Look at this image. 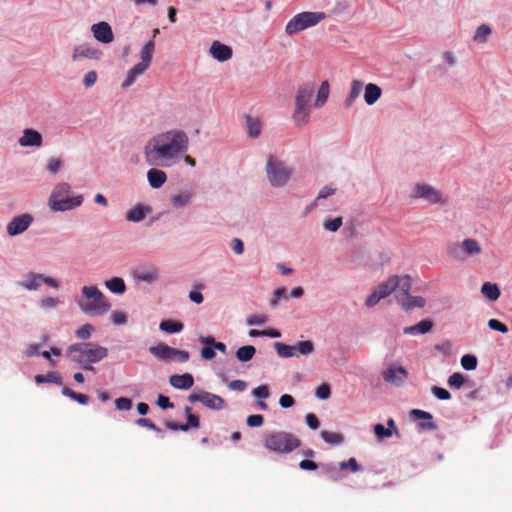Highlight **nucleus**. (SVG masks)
I'll return each instance as SVG.
<instances>
[{"instance_id":"obj_9","label":"nucleus","mask_w":512,"mask_h":512,"mask_svg":"<svg viewBox=\"0 0 512 512\" xmlns=\"http://www.w3.org/2000/svg\"><path fill=\"white\" fill-rule=\"evenodd\" d=\"M102 57V50L90 43H80L75 45L71 53V60L73 62H79L82 60L99 61Z\"/></svg>"},{"instance_id":"obj_12","label":"nucleus","mask_w":512,"mask_h":512,"mask_svg":"<svg viewBox=\"0 0 512 512\" xmlns=\"http://www.w3.org/2000/svg\"><path fill=\"white\" fill-rule=\"evenodd\" d=\"M91 32L96 41L110 44L114 40V34L109 23L101 21L91 26Z\"/></svg>"},{"instance_id":"obj_28","label":"nucleus","mask_w":512,"mask_h":512,"mask_svg":"<svg viewBox=\"0 0 512 512\" xmlns=\"http://www.w3.org/2000/svg\"><path fill=\"white\" fill-rule=\"evenodd\" d=\"M35 382L37 384H43V383H54L57 385H62V377L59 372L57 371H49L47 374H37L35 376Z\"/></svg>"},{"instance_id":"obj_11","label":"nucleus","mask_w":512,"mask_h":512,"mask_svg":"<svg viewBox=\"0 0 512 512\" xmlns=\"http://www.w3.org/2000/svg\"><path fill=\"white\" fill-rule=\"evenodd\" d=\"M188 400L191 403L200 402L212 410H222L225 407V400L222 397L206 391L191 393Z\"/></svg>"},{"instance_id":"obj_58","label":"nucleus","mask_w":512,"mask_h":512,"mask_svg":"<svg viewBox=\"0 0 512 512\" xmlns=\"http://www.w3.org/2000/svg\"><path fill=\"white\" fill-rule=\"evenodd\" d=\"M431 391L440 400H449L451 398L450 392L444 388L433 386Z\"/></svg>"},{"instance_id":"obj_23","label":"nucleus","mask_w":512,"mask_h":512,"mask_svg":"<svg viewBox=\"0 0 512 512\" xmlns=\"http://www.w3.org/2000/svg\"><path fill=\"white\" fill-rule=\"evenodd\" d=\"M433 327V322L429 319L421 320L419 323L405 327L403 329L404 334L416 335V334H426Z\"/></svg>"},{"instance_id":"obj_40","label":"nucleus","mask_w":512,"mask_h":512,"mask_svg":"<svg viewBox=\"0 0 512 512\" xmlns=\"http://www.w3.org/2000/svg\"><path fill=\"white\" fill-rule=\"evenodd\" d=\"M185 413L187 415V423L183 424L181 431H188L190 428H198L200 425L199 417L192 414V409L189 406L185 407Z\"/></svg>"},{"instance_id":"obj_42","label":"nucleus","mask_w":512,"mask_h":512,"mask_svg":"<svg viewBox=\"0 0 512 512\" xmlns=\"http://www.w3.org/2000/svg\"><path fill=\"white\" fill-rule=\"evenodd\" d=\"M321 437L325 442L334 445L340 444L343 441V436L336 432L322 431Z\"/></svg>"},{"instance_id":"obj_38","label":"nucleus","mask_w":512,"mask_h":512,"mask_svg":"<svg viewBox=\"0 0 512 512\" xmlns=\"http://www.w3.org/2000/svg\"><path fill=\"white\" fill-rule=\"evenodd\" d=\"M160 329L166 333L173 334L178 333L183 329V324L179 321L174 320H163L160 323Z\"/></svg>"},{"instance_id":"obj_18","label":"nucleus","mask_w":512,"mask_h":512,"mask_svg":"<svg viewBox=\"0 0 512 512\" xmlns=\"http://www.w3.org/2000/svg\"><path fill=\"white\" fill-rule=\"evenodd\" d=\"M169 383L176 389L187 390L194 385V377L190 373L174 374L170 376Z\"/></svg>"},{"instance_id":"obj_62","label":"nucleus","mask_w":512,"mask_h":512,"mask_svg":"<svg viewBox=\"0 0 512 512\" xmlns=\"http://www.w3.org/2000/svg\"><path fill=\"white\" fill-rule=\"evenodd\" d=\"M253 395L259 398H268L269 397V388L267 385H260L253 390Z\"/></svg>"},{"instance_id":"obj_6","label":"nucleus","mask_w":512,"mask_h":512,"mask_svg":"<svg viewBox=\"0 0 512 512\" xmlns=\"http://www.w3.org/2000/svg\"><path fill=\"white\" fill-rule=\"evenodd\" d=\"M264 446L270 451L287 454L299 448L301 440L288 432H272L264 436Z\"/></svg>"},{"instance_id":"obj_57","label":"nucleus","mask_w":512,"mask_h":512,"mask_svg":"<svg viewBox=\"0 0 512 512\" xmlns=\"http://www.w3.org/2000/svg\"><path fill=\"white\" fill-rule=\"evenodd\" d=\"M246 422L249 427H260L264 422V417L261 414H253L247 417Z\"/></svg>"},{"instance_id":"obj_13","label":"nucleus","mask_w":512,"mask_h":512,"mask_svg":"<svg viewBox=\"0 0 512 512\" xmlns=\"http://www.w3.org/2000/svg\"><path fill=\"white\" fill-rule=\"evenodd\" d=\"M32 222L33 217L28 213L14 217L7 225V233L10 236L21 234L29 228Z\"/></svg>"},{"instance_id":"obj_51","label":"nucleus","mask_w":512,"mask_h":512,"mask_svg":"<svg viewBox=\"0 0 512 512\" xmlns=\"http://www.w3.org/2000/svg\"><path fill=\"white\" fill-rule=\"evenodd\" d=\"M62 167V160L60 158H50L47 162L46 169L51 174H56Z\"/></svg>"},{"instance_id":"obj_31","label":"nucleus","mask_w":512,"mask_h":512,"mask_svg":"<svg viewBox=\"0 0 512 512\" xmlns=\"http://www.w3.org/2000/svg\"><path fill=\"white\" fill-rule=\"evenodd\" d=\"M397 289V280L391 276L387 281L378 285L375 289L382 299L389 296L393 291Z\"/></svg>"},{"instance_id":"obj_36","label":"nucleus","mask_w":512,"mask_h":512,"mask_svg":"<svg viewBox=\"0 0 512 512\" xmlns=\"http://www.w3.org/2000/svg\"><path fill=\"white\" fill-rule=\"evenodd\" d=\"M481 292L490 300L495 301L500 296V289L497 284L485 282L481 287Z\"/></svg>"},{"instance_id":"obj_21","label":"nucleus","mask_w":512,"mask_h":512,"mask_svg":"<svg viewBox=\"0 0 512 512\" xmlns=\"http://www.w3.org/2000/svg\"><path fill=\"white\" fill-rule=\"evenodd\" d=\"M158 168L159 167H152L147 172L148 182H149L151 188H153V189H159L167 180L166 173L163 170L158 169Z\"/></svg>"},{"instance_id":"obj_63","label":"nucleus","mask_w":512,"mask_h":512,"mask_svg":"<svg viewBox=\"0 0 512 512\" xmlns=\"http://www.w3.org/2000/svg\"><path fill=\"white\" fill-rule=\"evenodd\" d=\"M382 299V297L379 296V293L374 290L367 298H366V301H365V304L367 307H373L375 306L380 300Z\"/></svg>"},{"instance_id":"obj_46","label":"nucleus","mask_w":512,"mask_h":512,"mask_svg":"<svg viewBox=\"0 0 512 512\" xmlns=\"http://www.w3.org/2000/svg\"><path fill=\"white\" fill-rule=\"evenodd\" d=\"M297 352L302 355H309L314 351V344L310 340L300 341L296 345Z\"/></svg>"},{"instance_id":"obj_26","label":"nucleus","mask_w":512,"mask_h":512,"mask_svg":"<svg viewBox=\"0 0 512 512\" xmlns=\"http://www.w3.org/2000/svg\"><path fill=\"white\" fill-rule=\"evenodd\" d=\"M363 87H364V85H363L362 81H360L358 79L352 80L350 92L345 99L346 107H350L354 103V101L360 96V94L362 93Z\"/></svg>"},{"instance_id":"obj_30","label":"nucleus","mask_w":512,"mask_h":512,"mask_svg":"<svg viewBox=\"0 0 512 512\" xmlns=\"http://www.w3.org/2000/svg\"><path fill=\"white\" fill-rule=\"evenodd\" d=\"M393 278L397 280V289L396 296H403V294H409V291L412 286L411 277L409 275H404L402 277L394 275Z\"/></svg>"},{"instance_id":"obj_55","label":"nucleus","mask_w":512,"mask_h":512,"mask_svg":"<svg viewBox=\"0 0 512 512\" xmlns=\"http://www.w3.org/2000/svg\"><path fill=\"white\" fill-rule=\"evenodd\" d=\"M488 327L492 330L501 332V333H507L508 327L506 324L502 323L501 321L497 319H490L488 321Z\"/></svg>"},{"instance_id":"obj_22","label":"nucleus","mask_w":512,"mask_h":512,"mask_svg":"<svg viewBox=\"0 0 512 512\" xmlns=\"http://www.w3.org/2000/svg\"><path fill=\"white\" fill-rule=\"evenodd\" d=\"M382 95V89L373 83H369L365 86L364 90V100L365 103L369 106L375 104Z\"/></svg>"},{"instance_id":"obj_53","label":"nucleus","mask_w":512,"mask_h":512,"mask_svg":"<svg viewBox=\"0 0 512 512\" xmlns=\"http://www.w3.org/2000/svg\"><path fill=\"white\" fill-rule=\"evenodd\" d=\"M315 395L319 399H328L331 395L330 386L326 383L321 384L316 388Z\"/></svg>"},{"instance_id":"obj_39","label":"nucleus","mask_w":512,"mask_h":512,"mask_svg":"<svg viewBox=\"0 0 512 512\" xmlns=\"http://www.w3.org/2000/svg\"><path fill=\"white\" fill-rule=\"evenodd\" d=\"M40 278L41 274L30 273L26 279L19 284L28 290H36L41 284Z\"/></svg>"},{"instance_id":"obj_59","label":"nucleus","mask_w":512,"mask_h":512,"mask_svg":"<svg viewBox=\"0 0 512 512\" xmlns=\"http://www.w3.org/2000/svg\"><path fill=\"white\" fill-rule=\"evenodd\" d=\"M339 467L341 470L351 469L353 472H357L360 469L355 458H350L348 461L341 462Z\"/></svg>"},{"instance_id":"obj_44","label":"nucleus","mask_w":512,"mask_h":512,"mask_svg":"<svg viewBox=\"0 0 512 512\" xmlns=\"http://www.w3.org/2000/svg\"><path fill=\"white\" fill-rule=\"evenodd\" d=\"M190 199L191 194H175L171 199V203L175 208H181L189 204Z\"/></svg>"},{"instance_id":"obj_16","label":"nucleus","mask_w":512,"mask_h":512,"mask_svg":"<svg viewBox=\"0 0 512 512\" xmlns=\"http://www.w3.org/2000/svg\"><path fill=\"white\" fill-rule=\"evenodd\" d=\"M209 52L211 56L219 62L228 61L231 59L233 54L232 49L229 46L222 44L219 41H214L211 44Z\"/></svg>"},{"instance_id":"obj_35","label":"nucleus","mask_w":512,"mask_h":512,"mask_svg":"<svg viewBox=\"0 0 512 512\" xmlns=\"http://www.w3.org/2000/svg\"><path fill=\"white\" fill-rule=\"evenodd\" d=\"M105 286L113 293L123 294L126 290L125 282L122 278L114 277L105 282Z\"/></svg>"},{"instance_id":"obj_8","label":"nucleus","mask_w":512,"mask_h":512,"mask_svg":"<svg viewBox=\"0 0 512 512\" xmlns=\"http://www.w3.org/2000/svg\"><path fill=\"white\" fill-rule=\"evenodd\" d=\"M149 352L157 359L164 362L174 361L177 363H185L190 358L188 351L172 348L165 343H159L156 346H151L149 348Z\"/></svg>"},{"instance_id":"obj_52","label":"nucleus","mask_w":512,"mask_h":512,"mask_svg":"<svg viewBox=\"0 0 512 512\" xmlns=\"http://www.w3.org/2000/svg\"><path fill=\"white\" fill-rule=\"evenodd\" d=\"M374 433L379 439L391 437L393 431L390 428H385L382 424L374 426Z\"/></svg>"},{"instance_id":"obj_56","label":"nucleus","mask_w":512,"mask_h":512,"mask_svg":"<svg viewBox=\"0 0 512 512\" xmlns=\"http://www.w3.org/2000/svg\"><path fill=\"white\" fill-rule=\"evenodd\" d=\"M135 423L140 427H146L158 433L161 432L160 428L157 427L156 424L148 418H139L135 421Z\"/></svg>"},{"instance_id":"obj_15","label":"nucleus","mask_w":512,"mask_h":512,"mask_svg":"<svg viewBox=\"0 0 512 512\" xmlns=\"http://www.w3.org/2000/svg\"><path fill=\"white\" fill-rule=\"evenodd\" d=\"M383 379L394 385V386H401L405 379L408 376L407 370L400 366V367H389L387 370H385L382 374Z\"/></svg>"},{"instance_id":"obj_2","label":"nucleus","mask_w":512,"mask_h":512,"mask_svg":"<svg viewBox=\"0 0 512 512\" xmlns=\"http://www.w3.org/2000/svg\"><path fill=\"white\" fill-rule=\"evenodd\" d=\"M66 354L84 370L93 371V365L108 356V349L94 342H82L70 345Z\"/></svg>"},{"instance_id":"obj_60","label":"nucleus","mask_w":512,"mask_h":512,"mask_svg":"<svg viewBox=\"0 0 512 512\" xmlns=\"http://www.w3.org/2000/svg\"><path fill=\"white\" fill-rule=\"evenodd\" d=\"M287 297V291L284 287H280V288H277L275 291H274V299L271 301V306L272 307H276L277 304H278V301L282 298H286Z\"/></svg>"},{"instance_id":"obj_41","label":"nucleus","mask_w":512,"mask_h":512,"mask_svg":"<svg viewBox=\"0 0 512 512\" xmlns=\"http://www.w3.org/2000/svg\"><path fill=\"white\" fill-rule=\"evenodd\" d=\"M448 253L451 257L458 260L465 259V253L462 243H451L448 245Z\"/></svg>"},{"instance_id":"obj_48","label":"nucleus","mask_w":512,"mask_h":512,"mask_svg":"<svg viewBox=\"0 0 512 512\" xmlns=\"http://www.w3.org/2000/svg\"><path fill=\"white\" fill-rule=\"evenodd\" d=\"M98 80V74L94 70L87 71L83 76V85L85 88H91L96 84Z\"/></svg>"},{"instance_id":"obj_25","label":"nucleus","mask_w":512,"mask_h":512,"mask_svg":"<svg viewBox=\"0 0 512 512\" xmlns=\"http://www.w3.org/2000/svg\"><path fill=\"white\" fill-rule=\"evenodd\" d=\"M329 94H330V85H329L328 81H323L317 90V95H316L315 102L313 103V106L315 108H321L322 106H324L329 98Z\"/></svg>"},{"instance_id":"obj_14","label":"nucleus","mask_w":512,"mask_h":512,"mask_svg":"<svg viewBox=\"0 0 512 512\" xmlns=\"http://www.w3.org/2000/svg\"><path fill=\"white\" fill-rule=\"evenodd\" d=\"M18 143L21 147L39 148L43 145V136L35 129L26 128L19 137Z\"/></svg>"},{"instance_id":"obj_24","label":"nucleus","mask_w":512,"mask_h":512,"mask_svg":"<svg viewBox=\"0 0 512 512\" xmlns=\"http://www.w3.org/2000/svg\"><path fill=\"white\" fill-rule=\"evenodd\" d=\"M154 51L155 43L153 40H150L147 43H145L140 51L141 61L139 63L149 68L152 62Z\"/></svg>"},{"instance_id":"obj_3","label":"nucleus","mask_w":512,"mask_h":512,"mask_svg":"<svg viewBox=\"0 0 512 512\" xmlns=\"http://www.w3.org/2000/svg\"><path fill=\"white\" fill-rule=\"evenodd\" d=\"M315 93V84L307 82L300 85L295 95V106L292 119L297 127H303L310 122L313 104L311 100Z\"/></svg>"},{"instance_id":"obj_7","label":"nucleus","mask_w":512,"mask_h":512,"mask_svg":"<svg viewBox=\"0 0 512 512\" xmlns=\"http://www.w3.org/2000/svg\"><path fill=\"white\" fill-rule=\"evenodd\" d=\"M326 18L324 12L305 11L294 15L285 26L287 36L296 35L308 28L314 27Z\"/></svg>"},{"instance_id":"obj_61","label":"nucleus","mask_w":512,"mask_h":512,"mask_svg":"<svg viewBox=\"0 0 512 512\" xmlns=\"http://www.w3.org/2000/svg\"><path fill=\"white\" fill-rule=\"evenodd\" d=\"M157 405L160 408H162V409H169V408H173L174 407V405L170 401L169 397H167V396H165L163 394H159L158 395Z\"/></svg>"},{"instance_id":"obj_54","label":"nucleus","mask_w":512,"mask_h":512,"mask_svg":"<svg viewBox=\"0 0 512 512\" xmlns=\"http://www.w3.org/2000/svg\"><path fill=\"white\" fill-rule=\"evenodd\" d=\"M115 405L118 410L127 411L131 409L132 401L127 397H119L115 400Z\"/></svg>"},{"instance_id":"obj_34","label":"nucleus","mask_w":512,"mask_h":512,"mask_svg":"<svg viewBox=\"0 0 512 512\" xmlns=\"http://www.w3.org/2000/svg\"><path fill=\"white\" fill-rule=\"evenodd\" d=\"M247 132L251 138H257L262 131V123L259 119L247 117Z\"/></svg>"},{"instance_id":"obj_49","label":"nucleus","mask_w":512,"mask_h":512,"mask_svg":"<svg viewBox=\"0 0 512 512\" xmlns=\"http://www.w3.org/2000/svg\"><path fill=\"white\" fill-rule=\"evenodd\" d=\"M465 382V378L464 376L461 374V373H453L449 378H448V385L451 387V388H456V389H459Z\"/></svg>"},{"instance_id":"obj_1","label":"nucleus","mask_w":512,"mask_h":512,"mask_svg":"<svg viewBox=\"0 0 512 512\" xmlns=\"http://www.w3.org/2000/svg\"><path fill=\"white\" fill-rule=\"evenodd\" d=\"M189 147L188 133L181 128H171L151 136L143 147V155L151 167L170 168L182 160Z\"/></svg>"},{"instance_id":"obj_4","label":"nucleus","mask_w":512,"mask_h":512,"mask_svg":"<svg viewBox=\"0 0 512 512\" xmlns=\"http://www.w3.org/2000/svg\"><path fill=\"white\" fill-rule=\"evenodd\" d=\"M77 304L84 313L92 316L104 315L111 308L105 295L93 285L82 287Z\"/></svg>"},{"instance_id":"obj_5","label":"nucleus","mask_w":512,"mask_h":512,"mask_svg":"<svg viewBox=\"0 0 512 512\" xmlns=\"http://www.w3.org/2000/svg\"><path fill=\"white\" fill-rule=\"evenodd\" d=\"M265 173L275 188L286 185L292 177V168L278 156L269 154L266 158Z\"/></svg>"},{"instance_id":"obj_43","label":"nucleus","mask_w":512,"mask_h":512,"mask_svg":"<svg viewBox=\"0 0 512 512\" xmlns=\"http://www.w3.org/2000/svg\"><path fill=\"white\" fill-rule=\"evenodd\" d=\"M416 197L422 198L430 204H443L447 201L443 194H417Z\"/></svg>"},{"instance_id":"obj_64","label":"nucleus","mask_w":512,"mask_h":512,"mask_svg":"<svg viewBox=\"0 0 512 512\" xmlns=\"http://www.w3.org/2000/svg\"><path fill=\"white\" fill-rule=\"evenodd\" d=\"M306 423L313 430L318 429L320 425L317 416L313 413H308L306 415Z\"/></svg>"},{"instance_id":"obj_32","label":"nucleus","mask_w":512,"mask_h":512,"mask_svg":"<svg viewBox=\"0 0 512 512\" xmlns=\"http://www.w3.org/2000/svg\"><path fill=\"white\" fill-rule=\"evenodd\" d=\"M463 248L465 258L478 255L482 252V248L476 239L467 238L463 240Z\"/></svg>"},{"instance_id":"obj_33","label":"nucleus","mask_w":512,"mask_h":512,"mask_svg":"<svg viewBox=\"0 0 512 512\" xmlns=\"http://www.w3.org/2000/svg\"><path fill=\"white\" fill-rule=\"evenodd\" d=\"M274 347L277 354L282 358L293 357L297 355V347L295 345H287L282 342H275Z\"/></svg>"},{"instance_id":"obj_45","label":"nucleus","mask_w":512,"mask_h":512,"mask_svg":"<svg viewBox=\"0 0 512 512\" xmlns=\"http://www.w3.org/2000/svg\"><path fill=\"white\" fill-rule=\"evenodd\" d=\"M93 330H94L93 325L84 324L76 330L75 335L77 338H79L81 340H87L91 337V333Z\"/></svg>"},{"instance_id":"obj_10","label":"nucleus","mask_w":512,"mask_h":512,"mask_svg":"<svg viewBox=\"0 0 512 512\" xmlns=\"http://www.w3.org/2000/svg\"><path fill=\"white\" fill-rule=\"evenodd\" d=\"M82 201L81 195L69 197L68 194H51L49 206L53 211H66L80 206Z\"/></svg>"},{"instance_id":"obj_50","label":"nucleus","mask_w":512,"mask_h":512,"mask_svg":"<svg viewBox=\"0 0 512 512\" xmlns=\"http://www.w3.org/2000/svg\"><path fill=\"white\" fill-rule=\"evenodd\" d=\"M324 228L331 232H336L342 226V218L327 219L323 224Z\"/></svg>"},{"instance_id":"obj_20","label":"nucleus","mask_w":512,"mask_h":512,"mask_svg":"<svg viewBox=\"0 0 512 512\" xmlns=\"http://www.w3.org/2000/svg\"><path fill=\"white\" fill-rule=\"evenodd\" d=\"M147 69L148 67L143 66L141 63L135 64L132 68H130L127 71V74L125 76L124 81L121 84V87L126 89L132 86L136 82L137 78L142 76Z\"/></svg>"},{"instance_id":"obj_29","label":"nucleus","mask_w":512,"mask_h":512,"mask_svg":"<svg viewBox=\"0 0 512 512\" xmlns=\"http://www.w3.org/2000/svg\"><path fill=\"white\" fill-rule=\"evenodd\" d=\"M491 34V27L488 24H481L475 30L473 41L477 44H485Z\"/></svg>"},{"instance_id":"obj_19","label":"nucleus","mask_w":512,"mask_h":512,"mask_svg":"<svg viewBox=\"0 0 512 512\" xmlns=\"http://www.w3.org/2000/svg\"><path fill=\"white\" fill-rule=\"evenodd\" d=\"M151 212L152 208L150 206L137 204L127 211L125 218L129 222H140Z\"/></svg>"},{"instance_id":"obj_17","label":"nucleus","mask_w":512,"mask_h":512,"mask_svg":"<svg viewBox=\"0 0 512 512\" xmlns=\"http://www.w3.org/2000/svg\"><path fill=\"white\" fill-rule=\"evenodd\" d=\"M403 296H396L397 302L401 307L406 310H412L415 307L422 308L425 306L426 300L421 296H411L410 294H403Z\"/></svg>"},{"instance_id":"obj_47","label":"nucleus","mask_w":512,"mask_h":512,"mask_svg":"<svg viewBox=\"0 0 512 512\" xmlns=\"http://www.w3.org/2000/svg\"><path fill=\"white\" fill-rule=\"evenodd\" d=\"M461 365L465 370H474L477 367V358L474 355L466 354L461 358Z\"/></svg>"},{"instance_id":"obj_27","label":"nucleus","mask_w":512,"mask_h":512,"mask_svg":"<svg viewBox=\"0 0 512 512\" xmlns=\"http://www.w3.org/2000/svg\"><path fill=\"white\" fill-rule=\"evenodd\" d=\"M134 277H135V279H137L139 281H143V282L151 284V283H154L158 279L159 274H158V271L156 268H150V269L135 271Z\"/></svg>"},{"instance_id":"obj_37","label":"nucleus","mask_w":512,"mask_h":512,"mask_svg":"<svg viewBox=\"0 0 512 512\" xmlns=\"http://www.w3.org/2000/svg\"><path fill=\"white\" fill-rule=\"evenodd\" d=\"M255 353H256V349L254 346L246 345V346L240 347L236 351V357L241 362H248L254 357Z\"/></svg>"}]
</instances>
